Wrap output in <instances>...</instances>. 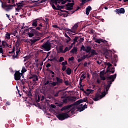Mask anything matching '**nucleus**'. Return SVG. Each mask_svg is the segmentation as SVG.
Returning a JSON list of instances; mask_svg holds the SVG:
<instances>
[{"instance_id": "obj_53", "label": "nucleus", "mask_w": 128, "mask_h": 128, "mask_svg": "<svg viewBox=\"0 0 128 128\" xmlns=\"http://www.w3.org/2000/svg\"><path fill=\"white\" fill-rule=\"evenodd\" d=\"M44 100V96H42L41 98V100Z\"/></svg>"}, {"instance_id": "obj_40", "label": "nucleus", "mask_w": 128, "mask_h": 128, "mask_svg": "<svg viewBox=\"0 0 128 128\" xmlns=\"http://www.w3.org/2000/svg\"><path fill=\"white\" fill-rule=\"evenodd\" d=\"M96 82L97 84H100V80L99 78H97Z\"/></svg>"}, {"instance_id": "obj_62", "label": "nucleus", "mask_w": 128, "mask_h": 128, "mask_svg": "<svg viewBox=\"0 0 128 128\" xmlns=\"http://www.w3.org/2000/svg\"><path fill=\"white\" fill-rule=\"evenodd\" d=\"M64 36H66V38H68V36L66 34H64Z\"/></svg>"}, {"instance_id": "obj_11", "label": "nucleus", "mask_w": 128, "mask_h": 128, "mask_svg": "<svg viewBox=\"0 0 128 128\" xmlns=\"http://www.w3.org/2000/svg\"><path fill=\"white\" fill-rule=\"evenodd\" d=\"M115 12L117 14H124L125 12L124 8H121L120 9H116L115 10Z\"/></svg>"}, {"instance_id": "obj_54", "label": "nucleus", "mask_w": 128, "mask_h": 128, "mask_svg": "<svg viewBox=\"0 0 128 128\" xmlns=\"http://www.w3.org/2000/svg\"><path fill=\"white\" fill-rule=\"evenodd\" d=\"M14 52V48L12 49V52H9V54H12V52Z\"/></svg>"}, {"instance_id": "obj_52", "label": "nucleus", "mask_w": 128, "mask_h": 128, "mask_svg": "<svg viewBox=\"0 0 128 128\" xmlns=\"http://www.w3.org/2000/svg\"><path fill=\"white\" fill-rule=\"evenodd\" d=\"M52 27L54 28H58V26L54 24V25H52Z\"/></svg>"}, {"instance_id": "obj_16", "label": "nucleus", "mask_w": 128, "mask_h": 128, "mask_svg": "<svg viewBox=\"0 0 128 128\" xmlns=\"http://www.w3.org/2000/svg\"><path fill=\"white\" fill-rule=\"evenodd\" d=\"M84 94H87V96H88L89 94H90L92 92V90L90 89H87L86 91L84 92Z\"/></svg>"}, {"instance_id": "obj_60", "label": "nucleus", "mask_w": 128, "mask_h": 128, "mask_svg": "<svg viewBox=\"0 0 128 128\" xmlns=\"http://www.w3.org/2000/svg\"><path fill=\"white\" fill-rule=\"evenodd\" d=\"M97 64H102V62L97 61Z\"/></svg>"}, {"instance_id": "obj_7", "label": "nucleus", "mask_w": 128, "mask_h": 128, "mask_svg": "<svg viewBox=\"0 0 128 128\" xmlns=\"http://www.w3.org/2000/svg\"><path fill=\"white\" fill-rule=\"evenodd\" d=\"M20 71H17L15 72L14 75V78L15 80H20Z\"/></svg>"}, {"instance_id": "obj_1", "label": "nucleus", "mask_w": 128, "mask_h": 128, "mask_svg": "<svg viewBox=\"0 0 128 128\" xmlns=\"http://www.w3.org/2000/svg\"><path fill=\"white\" fill-rule=\"evenodd\" d=\"M86 100H80L76 102L74 104L68 106H66L62 108V110H67L66 112H71V114H74V112L76 110H78V112H82V110H84L86 108H88V106L86 104H84L82 106V102H86Z\"/></svg>"}, {"instance_id": "obj_57", "label": "nucleus", "mask_w": 128, "mask_h": 128, "mask_svg": "<svg viewBox=\"0 0 128 128\" xmlns=\"http://www.w3.org/2000/svg\"><path fill=\"white\" fill-rule=\"evenodd\" d=\"M50 64H48L46 65V67L47 68H50Z\"/></svg>"}, {"instance_id": "obj_26", "label": "nucleus", "mask_w": 128, "mask_h": 128, "mask_svg": "<svg viewBox=\"0 0 128 128\" xmlns=\"http://www.w3.org/2000/svg\"><path fill=\"white\" fill-rule=\"evenodd\" d=\"M32 80H34V82H36V80H38V76H34L32 77Z\"/></svg>"}, {"instance_id": "obj_22", "label": "nucleus", "mask_w": 128, "mask_h": 128, "mask_svg": "<svg viewBox=\"0 0 128 128\" xmlns=\"http://www.w3.org/2000/svg\"><path fill=\"white\" fill-rule=\"evenodd\" d=\"M58 52H62L63 54H64V51L62 50V46L59 47V48L58 50Z\"/></svg>"}, {"instance_id": "obj_47", "label": "nucleus", "mask_w": 128, "mask_h": 128, "mask_svg": "<svg viewBox=\"0 0 128 128\" xmlns=\"http://www.w3.org/2000/svg\"><path fill=\"white\" fill-rule=\"evenodd\" d=\"M67 32H72V28L70 29H67L66 30Z\"/></svg>"}, {"instance_id": "obj_37", "label": "nucleus", "mask_w": 128, "mask_h": 128, "mask_svg": "<svg viewBox=\"0 0 128 128\" xmlns=\"http://www.w3.org/2000/svg\"><path fill=\"white\" fill-rule=\"evenodd\" d=\"M81 78H82V80H84V78H86V74H82L81 76Z\"/></svg>"}, {"instance_id": "obj_45", "label": "nucleus", "mask_w": 128, "mask_h": 128, "mask_svg": "<svg viewBox=\"0 0 128 128\" xmlns=\"http://www.w3.org/2000/svg\"><path fill=\"white\" fill-rule=\"evenodd\" d=\"M63 102L66 103L68 102V100L66 98H64L62 100Z\"/></svg>"}, {"instance_id": "obj_49", "label": "nucleus", "mask_w": 128, "mask_h": 128, "mask_svg": "<svg viewBox=\"0 0 128 128\" xmlns=\"http://www.w3.org/2000/svg\"><path fill=\"white\" fill-rule=\"evenodd\" d=\"M78 40V38L76 37L75 38L74 40V42H76Z\"/></svg>"}, {"instance_id": "obj_13", "label": "nucleus", "mask_w": 128, "mask_h": 128, "mask_svg": "<svg viewBox=\"0 0 128 128\" xmlns=\"http://www.w3.org/2000/svg\"><path fill=\"white\" fill-rule=\"evenodd\" d=\"M91 55L90 56H88V58H90L92 56H96L98 54V52L94 50H91Z\"/></svg>"}, {"instance_id": "obj_29", "label": "nucleus", "mask_w": 128, "mask_h": 128, "mask_svg": "<svg viewBox=\"0 0 128 128\" xmlns=\"http://www.w3.org/2000/svg\"><path fill=\"white\" fill-rule=\"evenodd\" d=\"M26 72V67H22V74H24V72Z\"/></svg>"}, {"instance_id": "obj_51", "label": "nucleus", "mask_w": 128, "mask_h": 128, "mask_svg": "<svg viewBox=\"0 0 128 128\" xmlns=\"http://www.w3.org/2000/svg\"><path fill=\"white\" fill-rule=\"evenodd\" d=\"M32 2H38V0H30Z\"/></svg>"}, {"instance_id": "obj_63", "label": "nucleus", "mask_w": 128, "mask_h": 128, "mask_svg": "<svg viewBox=\"0 0 128 128\" xmlns=\"http://www.w3.org/2000/svg\"><path fill=\"white\" fill-rule=\"evenodd\" d=\"M8 46V48H12V45H8V46Z\"/></svg>"}, {"instance_id": "obj_36", "label": "nucleus", "mask_w": 128, "mask_h": 128, "mask_svg": "<svg viewBox=\"0 0 128 128\" xmlns=\"http://www.w3.org/2000/svg\"><path fill=\"white\" fill-rule=\"evenodd\" d=\"M0 54H4V51L2 50V48L0 46Z\"/></svg>"}, {"instance_id": "obj_48", "label": "nucleus", "mask_w": 128, "mask_h": 128, "mask_svg": "<svg viewBox=\"0 0 128 128\" xmlns=\"http://www.w3.org/2000/svg\"><path fill=\"white\" fill-rule=\"evenodd\" d=\"M20 50H17L16 52V54L17 55L18 54H20Z\"/></svg>"}, {"instance_id": "obj_21", "label": "nucleus", "mask_w": 128, "mask_h": 128, "mask_svg": "<svg viewBox=\"0 0 128 128\" xmlns=\"http://www.w3.org/2000/svg\"><path fill=\"white\" fill-rule=\"evenodd\" d=\"M37 20H33L32 24V26H38V24L36 23Z\"/></svg>"}, {"instance_id": "obj_5", "label": "nucleus", "mask_w": 128, "mask_h": 128, "mask_svg": "<svg viewBox=\"0 0 128 128\" xmlns=\"http://www.w3.org/2000/svg\"><path fill=\"white\" fill-rule=\"evenodd\" d=\"M2 2V8H4L5 10H6V12H8L10 10H12L13 6H14V5H8L6 4V3H3L2 2Z\"/></svg>"}, {"instance_id": "obj_32", "label": "nucleus", "mask_w": 128, "mask_h": 128, "mask_svg": "<svg viewBox=\"0 0 128 128\" xmlns=\"http://www.w3.org/2000/svg\"><path fill=\"white\" fill-rule=\"evenodd\" d=\"M66 64H68V62H66V61H65L62 63V66H66Z\"/></svg>"}, {"instance_id": "obj_8", "label": "nucleus", "mask_w": 128, "mask_h": 128, "mask_svg": "<svg viewBox=\"0 0 128 128\" xmlns=\"http://www.w3.org/2000/svg\"><path fill=\"white\" fill-rule=\"evenodd\" d=\"M24 6V4L22 3H19L17 4V8H16V14H18V12H20V10Z\"/></svg>"}, {"instance_id": "obj_31", "label": "nucleus", "mask_w": 128, "mask_h": 128, "mask_svg": "<svg viewBox=\"0 0 128 128\" xmlns=\"http://www.w3.org/2000/svg\"><path fill=\"white\" fill-rule=\"evenodd\" d=\"M28 36L29 38H32V36H34V34L33 33L28 32Z\"/></svg>"}, {"instance_id": "obj_4", "label": "nucleus", "mask_w": 128, "mask_h": 128, "mask_svg": "<svg viewBox=\"0 0 128 128\" xmlns=\"http://www.w3.org/2000/svg\"><path fill=\"white\" fill-rule=\"evenodd\" d=\"M56 116L58 118V120H66V118H70V115H68V113H62L56 115Z\"/></svg>"}, {"instance_id": "obj_6", "label": "nucleus", "mask_w": 128, "mask_h": 128, "mask_svg": "<svg viewBox=\"0 0 128 128\" xmlns=\"http://www.w3.org/2000/svg\"><path fill=\"white\" fill-rule=\"evenodd\" d=\"M42 48H44L48 52L50 50V43L48 41H47L46 43H44L42 46Z\"/></svg>"}, {"instance_id": "obj_23", "label": "nucleus", "mask_w": 128, "mask_h": 128, "mask_svg": "<svg viewBox=\"0 0 128 128\" xmlns=\"http://www.w3.org/2000/svg\"><path fill=\"white\" fill-rule=\"evenodd\" d=\"M66 72L68 74H72V69L68 68L66 70Z\"/></svg>"}, {"instance_id": "obj_58", "label": "nucleus", "mask_w": 128, "mask_h": 128, "mask_svg": "<svg viewBox=\"0 0 128 128\" xmlns=\"http://www.w3.org/2000/svg\"><path fill=\"white\" fill-rule=\"evenodd\" d=\"M28 96H32V93L29 92V93L28 94Z\"/></svg>"}, {"instance_id": "obj_33", "label": "nucleus", "mask_w": 128, "mask_h": 128, "mask_svg": "<svg viewBox=\"0 0 128 128\" xmlns=\"http://www.w3.org/2000/svg\"><path fill=\"white\" fill-rule=\"evenodd\" d=\"M70 42V36L67 37L66 38V42Z\"/></svg>"}, {"instance_id": "obj_19", "label": "nucleus", "mask_w": 128, "mask_h": 128, "mask_svg": "<svg viewBox=\"0 0 128 128\" xmlns=\"http://www.w3.org/2000/svg\"><path fill=\"white\" fill-rule=\"evenodd\" d=\"M88 58V55L84 56H82V58H79L78 60V62H82V60H84V58Z\"/></svg>"}, {"instance_id": "obj_18", "label": "nucleus", "mask_w": 128, "mask_h": 128, "mask_svg": "<svg viewBox=\"0 0 128 128\" xmlns=\"http://www.w3.org/2000/svg\"><path fill=\"white\" fill-rule=\"evenodd\" d=\"M106 65L108 66V68H107V71L106 72H110V66H112V64L110 62L106 63Z\"/></svg>"}, {"instance_id": "obj_35", "label": "nucleus", "mask_w": 128, "mask_h": 128, "mask_svg": "<svg viewBox=\"0 0 128 128\" xmlns=\"http://www.w3.org/2000/svg\"><path fill=\"white\" fill-rule=\"evenodd\" d=\"M68 50H70L68 47H66L64 49V52H68Z\"/></svg>"}, {"instance_id": "obj_2", "label": "nucleus", "mask_w": 128, "mask_h": 128, "mask_svg": "<svg viewBox=\"0 0 128 128\" xmlns=\"http://www.w3.org/2000/svg\"><path fill=\"white\" fill-rule=\"evenodd\" d=\"M116 78V74L112 75L108 78V80H109L108 82V85L104 86V92L102 93L101 95L98 94H96L95 97L93 98L94 100L98 102V100L106 96V92H108V90H110V84H112V82Z\"/></svg>"}, {"instance_id": "obj_34", "label": "nucleus", "mask_w": 128, "mask_h": 128, "mask_svg": "<svg viewBox=\"0 0 128 128\" xmlns=\"http://www.w3.org/2000/svg\"><path fill=\"white\" fill-rule=\"evenodd\" d=\"M81 50H84V52H86V48H84V46H82Z\"/></svg>"}, {"instance_id": "obj_59", "label": "nucleus", "mask_w": 128, "mask_h": 128, "mask_svg": "<svg viewBox=\"0 0 128 128\" xmlns=\"http://www.w3.org/2000/svg\"><path fill=\"white\" fill-rule=\"evenodd\" d=\"M36 30H40V27H36Z\"/></svg>"}, {"instance_id": "obj_56", "label": "nucleus", "mask_w": 128, "mask_h": 128, "mask_svg": "<svg viewBox=\"0 0 128 128\" xmlns=\"http://www.w3.org/2000/svg\"><path fill=\"white\" fill-rule=\"evenodd\" d=\"M72 48V46L71 45L68 47V49L69 50Z\"/></svg>"}, {"instance_id": "obj_15", "label": "nucleus", "mask_w": 128, "mask_h": 128, "mask_svg": "<svg viewBox=\"0 0 128 128\" xmlns=\"http://www.w3.org/2000/svg\"><path fill=\"white\" fill-rule=\"evenodd\" d=\"M104 70H102V72H100V78L101 80H106V78H104V76H104Z\"/></svg>"}, {"instance_id": "obj_46", "label": "nucleus", "mask_w": 128, "mask_h": 128, "mask_svg": "<svg viewBox=\"0 0 128 128\" xmlns=\"http://www.w3.org/2000/svg\"><path fill=\"white\" fill-rule=\"evenodd\" d=\"M64 84H65L66 86H68V80L64 81Z\"/></svg>"}, {"instance_id": "obj_42", "label": "nucleus", "mask_w": 128, "mask_h": 128, "mask_svg": "<svg viewBox=\"0 0 128 128\" xmlns=\"http://www.w3.org/2000/svg\"><path fill=\"white\" fill-rule=\"evenodd\" d=\"M66 69V66H62V70L64 71Z\"/></svg>"}, {"instance_id": "obj_39", "label": "nucleus", "mask_w": 128, "mask_h": 128, "mask_svg": "<svg viewBox=\"0 0 128 128\" xmlns=\"http://www.w3.org/2000/svg\"><path fill=\"white\" fill-rule=\"evenodd\" d=\"M30 58V56H27L25 57H24V58H26V60H28V58Z\"/></svg>"}, {"instance_id": "obj_38", "label": "nucleus", "mask_w": 128, "mask_h": 128, "mask_svg": "<svg viewBox=\"0 0 128 128\" xmlns=\"http://www.w3.org/2000/svg\"><path fill=\"white\" fill-rule=\"evenodd\" d=\"M74 60V56H72L70 58H68V60L69 61H72V60Z\"/></svg>"}, {"instance_id": "obj_61", "label": "nucleus", "mask_w": 128, "mask_h": 128, "mask_svg": "<svg viewBox=\"0 0 128 128\" xmlns=\"http://www.w3.org/2000/svg\"><path fill=\"white\" fill-rule=\"evenodd\" d=\"M6 2H8V4H10V0H6Z\"/></svg>"}, {"instance_id": "obj_3", "label": "nucleus", "mask_w": 128, "mask_h": 128, "mask_svg": "<svg viewBox=\"0 0 128 128\" xmlns=\"http://www.w3.org/2000/svg\"><path fill=\"white\" fill-rule=\"evenodd\" d=\"M66 2H70V0H50V4L52 5V8H54V10H56V6H54V4H56L57 6V8H58V10H59L60 12H67L66 11L62 10V8H64V7L62 6H60V5L58 4V3L60 4L61 2L62 4H64Z\"/></svg>"}, {"instance_id": "obj_28", "label": "nucleus", "mask_w": 128, "mask_h": 128, "mask_svg": "<svg viewBox=\"0 0 128 128\" xmlns=\"http://www.w3.org/2000/svg\"><path fill=\"white\" fill-rule=\"evenodd\" d=\"M2 46H8V43H6V42L4 41H2Z\"/></svg>"}, {"instance_id": "obj_44", "label": "nucleus", "mask_w": 128, "mask_h": 128, "mask_svg": "<svg viewBox=\"0 0 128 128\" xmlns=\"http://www.w3.org/2000/svg\"><path fill=\"white\" fill-rule=\"evenodd\" d=\"M46 86V84H50V82L49 81H46V82L45 83Z\"/></svg>"}, {"instance_id": "obj_30", "label": "nucleus", "mask_w": 128, "mask_h": 128, "mask_svg": "<svg viewBox=\"0 0 128 128\" xmlns=\"http://www.w3.org/2000/svg\"><path fill=\"white\" fill-rule=\"evenodd\" d=\"M58 84V83L56 82H53L50 83V85L52 86H56Z\"/></svg>"}, {"instance_id": "obj_27", "label": "nucleus", "mask_w": 128, "mask_h": 128, "mask_svg": "<svg viewBox=\"0 0 128 128\" xmlns=\"http://www.w3.org/2000/svg\"><path fill=\"white\" fill-rule=\"evenodd\" d=\"M64 57L61 56L58 62H64Z\"/></svg>"}, {"instance_id": "obj_64", "label": "nucleus", "mask_w": 128, "mask_h": 128, "mask_svg": "<svg viewBox=\"0 0 128 128\" xmlns=\"http://www.w3.org/2000/svg\"><path fill=\"white\" fill-rule=\"evenodd\" d=\"M38 102H40V96H38Z\"/></svg>"}, {"instance_id": "obj_20", "label": "nucleus", "mask_w": 128, "mask_h": 128, "mask_svg": "<svg viewBox=\"0 0 128 128\" xmlns=\"http://www.w3.org/2000/svg\"><path fill=\"white\" fill-rule=\"evenodd\" d=\"M76 52H78V50L76 49V48L74 47V48L72 50L70 51V52H72V54H76Z\"/></svg>"}, {"instance_id": "obj_55", "label": "nucleus", "mask_w": 128, "mask_h": 128, "mask_svg": "<svg viewBox=\"0 0 128 128\" xmlns=\"http://www.w3.org/2000/svg\"><path fill=\"white\" fill-rule=\"evenodd\" d=\"M110 72L112 74H114V70H110V69H109V72Z\"/></svg>"}, {"instance_id": "obj_14", "label": "nucleus", "mask_w": 128, "mask_h": 128, "mask_svg": "<svg viewBox=\"0 0 128 128\" xmlns=\"http://www.w3.org/2000/svg\"><path fill=\"white\" fill-rule=\"evenodd\" d=\"M92 10V7L90 6H88L87 8H86V14L88 16L90 14V12Z\"/></svg>"}, {"instance_id": "obj_24", "label": "nucleus", "mask_w": 128, "mask_h": 128, "mask_svg": "<svg viewBox=\"0 0 128 128\" xmlns=\"http://www.w3.org/2000/svg\"><path fill=\"white\" fill-rule=\"evenodd\" d=\"M85 52H90V46H86V48Z\"/></svg>"}, {"instance_id": "obj_43", "label": "nucleus", "mask_w": 128, "mask_h": 128, "mask_svg": "<svg viewBox=\"0 0 128 128\" xmlns=\"http://www.w3.org/2000/svg\"><path fill=\"white\" fill-rule=\"evenodd\" d=\"M50 107L52 108H55L56 105L52 104L50 105Z\"/></svg>"}, {"instance_id": "obj_10", "label": "nucleus", "mask_w": 128, "mask_h": 128, "mask_svg": "<svg viewBox=\"0 0 128 128\" xmlns=\"http://www.w3.org/2000/svg\"><path fill=\"white\" fill-rule=\"evenodd\" d=\"M78 28V23H76L72 27V30L71 31L72 32L73 34L76 33V28Z\"/></svg>"}, {"instance_id": "obj_17", "label": "nucleus", "mask_w": 128, "mask_h": 128, "mask_svg": "<svg viewBox=\"0 0 128 128\" xmlns=\"http://www.w3.org/2000/svg\"><path fill=\"white\" fill-rule=\"evenodd\" d=\"M57 84H62V80L58 77L56 78Z\"/></svg>"}, {"instance_id": "obj_9", "label": "nucleus", "mask_w": 128, "mask_h": 128, "mask_svg": "<svg viewBox=\"0 0 128 128\" xmlns=\"http://www.w3.org/2000/svg\"><path fill=\"white\" fill-rule=\"evenodd\" d=\"M74 2L68 3L66 5V10H72V6H74Z\"/></svg>"}, {"instance_id": "obj_50", "label": "nucleus", "mask_w": 128, "mask_h": 128, "mask_svg": "<svg viewBox=\"0 0 128 128\" xmlns=\"http://www.w3.org/2000/svg\"><path fill=\"white\" fill-rule=\"evenodd\" d=\"M24 23L22 24V26H21V27H20L21 30L24 29Z\"/></svg>"}, {"instance_id": "obj_25", "label": "nucleus", "mask_w": 128, "mask_h": 128, "mask_svg": "<svg viewBox=\"0 0 128 128\" xmlns=\"http://www.w3.org/2000/svg\"><path fill=\"white\" fill-rule=\"evenodd\" d=\"M6 38H8V40H10V33L7 32L6 34Z\"/></svg>"}, {"instance_id": "obj_12", "label": "nucleus", "mask_w": 128, "mask_h": 128, "mask_svg": "<svg viewBox=\"0 0 128 128\" xmlns=\"http://www.w3.org/2000/svg\"><path fill=\"white\" fill-rule=\"evenodd\" d=\"M95 40V42H97L98 44H100V42H106V40L102 39V38H100V39H96Z\"/></svg>"}, {"instance_id": "obj_41", "label": "nucleus", "mask_w": 128, "mask_h": 128, "mask_svg": "<svg viewBox=\"0 0 128 128\" xmlns=\"http://www.w3.org/2000/svg\"><path fill=\"white\" fill-rule=\"evenodd\" d=\"M30 40V42H33V43L36 42V39H34V40Z\"/></svg>"}]
</instances>
